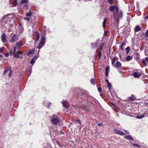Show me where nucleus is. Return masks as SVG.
Returning <instances> with one entry per match:
<instances>
[{
  "mask_svg": "<svg viewBox=\"0 0 148 148\" xmlns=\"http://www.w3.org/2000/svg\"><path fill=\"white\" fill-rule=\"evenodd\" d=\"M23 45V44L22 43L21 41H20L17 42L15 46L13 47V55L15 58H22V56L21 54H22L23 53V52L20 51L16 52V49L21 47Z\"/></svg>",
  "mask_w": 148,
  "mask_h": 148,
  "instance_id": "obj_1",
  "label": "nucleus"
},
{
  "mask_svg": "<svg viewBox=\"0 0 148 148\" xmlns=\"http://www.w3.org/2000/svg\"><path fill=\"white\" fill-rule=\"evenodd\" d=\"M113 14L114 19L115 21H117L122 18L123 13L121 10L119 11L118 10L116 11L113 12Z\"/></svg>",
  "mask_w": 148,
  "mask_h": 148,
  "instance_id": "obj_2",
  "label": "nucleus"
},
{
  "mask_svg": "<svg viewBox=\"0 0 148 148\" xmlns=\"http://www.w3.org/2000/svg\"><path fill=\"white\" fill-rule=\"evenodd\" d=\"M60 119L57 115H54L51 119V122L54 125L57 124L60 121Z\"/></svg>",
  "mask_w": 148,
  "mask_h": 148,
  "instance_id": "obj_3",
  "label": "nucleus"
},
{
  "mask_svg": "<svg viewBox=\"0 0 148 148\" xmlns=\"http://www.w3.org/2000/svg\"><path fill=\"white\" fill-rule=\"evenodd\" d=\"M45 40V37L44 36H42L40 41L39 42L38 46L36 47V48L40 49L44 45V42Z\"/></svg>",
  "mask_w": 148,
  "mask_h": 148,
  "instance_id": "obj_4",
  "label": "nucleus"
},
{
  "mask_svg": "<svg viewBox=\"0 0 148 148\" xmlns=\"http://www.w3.org/2000/svg\"><path fill=\"white\" fill-rule=\"evenodd\" d=\"M118 7L117 6H111L109 9V11H116L118 10Z\"/></svg>",
  "mask_w": 148,
  "mask_h": 148,
  "instance_id": "obj_5",
  "label": "nucleus"
},
{
  "mask_svg": "<svg viewBox=\"0 0 148 148\" xmlns=\"http://www.w3.org/2000/svg\"><path fill=\"white\" fill-rule=\"evenodd\" d=\"M132 74L135 78L138 77L141 75V73L138 72H134L132 73Z\"/></svg>",
  "mask_w": 148,
  "mask_h": 148,
  "instance_id": "obj_6",
  "label": "nucleus"
},
{
  "mask_svg": "<svg viewBox=\"0 0 148 148\" xmlns=\"http://www.w3.org/2000/svg\"><path fill=\"white\" fill-rule=\"evenodd\" d=\"M114 132L116 134L121 135H125V133H124L123 132H122L118 129H115L114 130Z\"/></svg>",
  "mask_w": 148,
  "mask_h": 148,
  "instance_id": "obj_7",
  "label": "nucleus"
},
{
  "mask_svg": "<svg viewBox=\"0 0 148 148\" xmlns=\"http://www.w3.org/2000/svg\"><path fill=\"white\" fill-rule=\"evenodd\" d=\"M36 38L34 42V45H36V44L37 43L36 42L39 40L40 38V34L38 31H36Z\"/></svg>",
  "mask_w": 148,
  "mask_h": 148,
  "instance_id": "obj_8",
  "label": "nucleus"
},
{
  "mask_svg": "<svg viewBox=\"0 0 148 148\" xmlns=\"http://www.w3.org/2000/svg\"><path fill=\"white\" fill-rule=\"evenodd\" d=\"M6 35L5 34L3 33L1 36V40L3 42H6Z\"/></svg>",
  "mask_w": 148,
  "mask_h": 148,
  "instance_id": "obj_9",
  "label": "nucleus"
},
{
  "mask_svg": "<svg viewBox=\"0 0 148 148\" xmlns=\"http://www.w3.org/2000/svg\"><path fill=\"white\" fill-rule=\"evenodd\" d=\"M63 106L66 108H68L69 106L68 103L65 101H63L62 102Z\"/></svg>",
  "mask_w": 148,
  "mask_h": 148,
  "instance_id": "obj_10",
  "label": "nucleus"
},
{
  "mask_svg": "<svg viewBox=\"0 0 148 148\" xmlns=\"http://www.w3.org/2000/svg\"><path fill=\"white\" fill-rule=\"evenodd\" d=\"M38 57L36 56L34 57L31 60L30 63L33 65L35 63L36 60L38 58Z\"/></svg>",
  "mask_w": 148,
  "mask_h": 148,
  "instance_id": "obj_11",
  "label": "nucleus"
},
{
  "mask_svg": "<svg viewBox=\"0 0 148 148\" xmlns=\"http://www.w3.org/2000/svg\"><path fill=\"white\" fill-rule=\"evenodd\" d=\"M43 104L45 106H47V108H49L50 106L51 105V103L49 102L48 101H44Z\"/></svg>",
  "mask_w": 148,
  "mask_h": 148,
  "instance_id": "obj_12",
  "label": "nucleus"
},
{
  "mask_svg": "<svg viewBox=\"0 0 148 148\" xmlns=\"http://www.w3.org/2000/svg\"><path fill=\"white\" fill-rule=\"evenodd\" d=\"M17 39V36L16 34H14L12 38L10 40V41L13 42L16 41Z\"/></svg>",
  "mask_w": 148,
  "mask_h": 148,
  "instance_id": "obj_13",
  "label": "nucleus"
},
{
  "mask_svg": "<svg viewBox=\"0 0 148 148\" xmlns=\"http://www.w3.org/2000/svg\"><path fill=\"white\" fill-rule=\"evenodd\" d=\"M141 30V28L139 25L136 26L134 28V31L136 32H137Z\"/></svg>",
  "mask_w": 148,
  "mask_h": 148,
  "instance_id": "obj_14",
  "label": "nucleus"
},
{
  "mask_svg": "<svg viewBox=\"0 0 148 148\" xmlns=\"http://www.w3.org/2000/svg\"><path fill=\"white\" fill-rule=\"evenodd\" d=\"M116 64L115 65V67L116 68H119L121 67V63L119 61H117L116 62Z\"/></svg>",
  "mask_w": 148,
  "mask_h": 148,
  "instance_id": "obj_15",
  "label": "nucleus"
},
{
  "mask_svg": "<svg viewBox=\"0 0 148 148\" xmlns=\"http://www.w3.org/2000/svg\"><path fill=\"white\" fill-rule=\"evenodd\" d=\"M35 52V49H32L31 50L29 51L28 53H27V55H32V54H33Z\"/></svg>",
  "mask_w": 148,
  "mask_h": 148,
  "instance_id": "obj_16",
  "label": "nucleus"
},
{
  "mask_svg": "<svg viewBox=\"0 0 148 148\" xmlns=\"http://www.w3.org/2000/svg\"><path fill=\"white\" fill-rule=\"evenodd\" d=\"M125 138L130 140L133 141V140L132 137L130 135L126 136L125 137Z\"/></svg>",
  "mask_w": 148,
  "mask_h": 148,
  "instance_id": "obj_17",
  "label": "nucleus"
},
{
  "mask_svg": "<svg viewBox=\"0 0 148 148\" xmlns=\"http://www.w3.org/2000/svg\"><path fill=\"white\" fill-rule=\"evenodd\" d=\"M132 59V56H127L125 58V59L126 61H129L131 60Z\"/></svg>",
  "mask_w": 148,
  "mask_h": 148,
  "instance_id": "obj_18",
  "label": "nucleus"
},
{
  "mask_svg": "<svg viewBox=\"0 0 148 148\" xmlns=\"http://www.w3.org/2000/svg\"><path fill=\"white\" fill-rule=\"evenodd\" d=\"M90 82L92 84H95L96 83V82L95 80V79L94 78H92L90 81Z\"/></svg>",
  "mask_w": 148,
  "mask_h": 148,
  "instance_id": "obj_19",
  "label": "nucleus"
},
{
  "mask_svg": "<svg viewBox=\"0 0 148 148\" xmlns=\"http://www.w3.org/2000/svg\"><path fill=\"white\" fill-rule=\"evenodd\" d=\"M125 43L123 42L122 43L121 45L119 47V49H121V50H123V47H124L125 46Z\"/></svg>",
  "mask_w": 148,
  "mask_h": 148,
  "instance_id": "obj_20",
  "label": "nucleus"
},
{
  "mask_svg": "<svg viewBox=\"0 0 148 148\" xmlns=\"http://www.w3.org/2000/svg\"><path fill=\"white\" fill-rule=\"evenodd\" d=\"M98 43L96 42L95 43H91V45L92 46V47L93 48H95L97 47Z\"/></svg>",
  "mask_w": 148,
  "mask_h": 148,
  "instance_id": "obj_21",
  "label": "nucleus"
},
{
  "mask_svg": "<svg viewBox=\"0 0 148 148\" xmlns=\"http://www.w3.org/2000/svg\"><path fill=\"white\" fill-rule=\"evenodd\" d=\"M109 70V68L107 67L105 69V75L107 76L108 75V72Z\"/></svg>",
  "mask_w": 148,
  "mask_h": 148,
  "instance_id": "obj_22",
  "label": "nucleus"
},
{
  "mask_svg": "<svg viewBox=\"0 0 148 148\" xmlns=\"http://www.w3.org/2000/svg\"><path fill=\"white\" fill-rule=\"evenodd\" d=\"M32 14V12L31 11H29V13L26 14V16H27L30 17Z\"/></svg>",
  "mask_w": 148,
  "mask_h": 148,
  "instance_id": "obj_23",
  "label": "nucleus"
},
{
  "mask_svg": "<svg viewBox=\"0 0 148 148\" xmlns=\"http://www.w3.org/2000/svg\"><path fill=\"white\" fill-rule=\"evenodd\" d=\"M10 70L8 68H7L5 69L3 73V75H5L7 73H8V72L9 71H10Z\"/></svg>",
  "mask_w": 148,
  "mask_h": 148,
  "instance_id": "obj_24",
  "label": "nucleus"
},
{
  "mask_svg": "<svg viewBox=\"0 0 148 148\" xmlns=\"http://www.w3.org/2000/svg\"><path fill=\"white\" fill-rule=\"evenodd\" d=\"M17 5V1L16 0H14V2L12 3V6L15 7Z\"/></svg>",
  "mask_w": 148,
  "mask_h": 148,
  "instance_id": "obj_25",
  "label": "nucleus"
},
{
  "mask_svg": "<svg viewBox=\"0 0 148 148\" xmlns=\"http://www.w3.org/2000/svg\"><path fill=\"white\" fill-rule=\"evenodd\" d=\"M28 1L27 0H22L20 2V4H23L25 3H27Z\"/></svg>",
  "mask_w": 148,
  "mask_h": 148,
  "instance_id": "obj_26",
  "label": "nucleus"
},
{
  "mask_svg": "<svg viewBox=\"0 0 148 148\" xmlns=\"http://www.w3.org/2000/svg\"><path fill=\"white\" fill-rule=\"evenodd\" d=\"M7 16H8L7 15H5V16H3L1 20H2V21L5 20V21L7 20V19L8 18H7Z\"/></svg>",
  "mask_w": 148,
  "mask_h": 148,
  "instance_id": "obj_27",
  "label": "nucleus"
},
{
  "mask_svg": "<svg viewBox=\"0 0 148 148\" xmlns=\"http://www.w3.org/2000/svg\"><path fill=\"white\" fill-rule=\"evenodd\" d=\"M106 19H105L103 22V26L104 28H105L106 26Z\"/></svg>",
  "mask_w": 148,
  "mask_h": 148,
  "instance_id": "obj_28",
  "label": "nucleus"
},
{
  "mask_svg": "<svg viewBox=\"0 0 148 148\" xmlns=\"http://www.w3.org/2000/svg\"><path fill=\"white\" fill-rule=\"evenodd\" d=\"M108 84V86L107 87L108 88L109 90H110L111 89V84L110 83H109L107 84Z\"/></svg>",
  "mask_w": 148,
  "mask_h": 148,
  "instance_id": "obj_29",
  "label": "nucleus"
},
{
  "mask_svg": "<svg viewBox=\"0 0 148 148\" xmlns=\"http://www.w3.org/2000/svg\"><path fill=\"white\" fill-rule=\"evenodd\" d=\"M130 48L129 47H127L126 49V50L127 51L126 54H127L130 51Z\"/></svg>",
  "mask_w": 148,
  "mask_h": 148,
  "instance_id": "obj_30",
  "label": "nucleus"
},
{
  "mask_svg": "<svg viewBox=\"0 0 148 148\" xmlns=\"http://www.w3.org/2000/svg\"><path fill=\"white\" fill-rule=\"evenodd\" d=\"M146 61L145 60V59H143L142 60V63H143V64L145 66L146 65Z\"/></svg>",
  "mask_w": 148,
  "mask_h": 148,
  "instance_id": "obj_31",
  "label": "nucleus"
},
{
  "mask_svg": "<svg viewBox=\"0 0 148 148\" xmlns=\"http://www.w3.org/2000/svg\"><path fill=\"white\" fill-rule=\"evenodd\" d=\"M144 116H145L144 115H143L141 116H137V118L138 119H141L143 118V117H144Z\"/></svg>",
  "mask_w": 148,
  "mask_h": 148,
  "instance_id": "obj_32",
  "label": "nucleus"
},
{
  "mask_svg": "<svg viewBox=\"0 0 148 148\" xmlns=\"http://www.w3.org/2000/svg\"><path fill=\"white\" fill-rule=\"evenodd\" d=\"M32 67H30L29 70L27 72L29 74H30L32 73Z\"/></svg>",
  "mask_w": 148,
  "mask_h": 148,
  "instance_id": "obj_33",
  "label": "nucleus"
},
{
  "mask_svg": "<svg viewBox=\"0 0 148 148\" xmlns=\"http://www.w3.org/2000/svg\"><path fill=\"white\" fill-rule=\"evenodd\" d=\"M12 71L11 70H10V72L8 74V76L10 77L12 75Z\"/></svg>",
  "mask_w": 148,
  "mask_h": 148,
  "instance_id": "obj_34",
  "label": "nucleus"
},
{
  "mask_svg": "<svg viewBox=\"0 0 148 148\" xmlns=\"http://www.w3.org/2000/svg\"><path fill=\"white\" fill-rule=\"evenodd\" d=\"M133 145L138 148L140 147V145L137 144H136L134 143V144H133Z\"/></svg>",
  "mask_w": 148,
  "mask_h": 148,
  "instance_id": "obj_35",
  "label": "nucleus"
},
{
  "mask_svg": "<svg viewBox=\"0 0 148 148\" xmlns=\"http://www.w3.org/2000/svg\"><path fill=\"white\" fill-rule=\"evenodd\" d=\"M108 2L110 4L112 5L113 3V0H108Z\"/></svg>",
  "mask_w": 148,
  "mask_h": 148,
  "instance_id": "obj_36",
  "label": "nucleus"
},
{
  "mask_svg": "<svg viewBox=\"0 0 148 148\" xmlns=\"http://www.w3.org/2000/svg\"><path fill=\"white\" fill-rule=\"evenodd\" d=\"M115 58H114L112 60V64H113L115 62Z\"/></svg>",
  "mask_w": 148,
  "mask_h": 148,
  "instance_id": "obj_37",
  "label": "nucleus"
},
{
  "mask_svg": "<svg viewBox=\"0 0 148 148\" xmlns=\"http://www.w3.org/2000/svg\"><path fill=\"white\" fill-rule=\"evenodd\" d=\"M98 55L99 58H100L101 57V51H99L98 52Z\"/></svg>",
  "mask_w": 148,
  "mask_h": 148,
  "instance_id": "obj_38",
  "label": "nucleus"
},
{
  "mask_svg": "<svg viewBox=\"0 0 148 148\" xmlns=\"http://www.w3.org/2000/svg\"><path fill=\"white\" fill-rule=\"evenodd\" d=\"M136 57L137 58H139V53H137L136 54Z\"/></svg>",
  "mask_w": 148,
  "mask_h": 148,
  "instance_id": "obj_39",
  "label": "nucleus"
},
{
  "mask_svg": "<svg viewBox=\"0 0 148 148\" xmlns=\"http://www.w3.org/2000/svg\"><path fill=\"white\" fill-rule=\"evenodd\" d=\"M24 19L25 20L27 21H29L30 20V18L29 17L24 18Z\"/></svg>",
  "mask_w": 148,
  "mask_h": 148,
  "instance_id": "obj_40",
  "label": "nucleus"
},
{
  "mask_svg": "<svg viewBox=\"0 0 148 148\" xmlns=\"http://www.w3.org/2000/svg\"><path fill=\"white\" fill-rule=\"evenodd\" d=\"M98 91L99 92H101V87H99L98 88Z\"/></svg>",
  "mask_w": 148,
  "mask_h": 148,
  "instance_id": "obj_41",
  "label": "nucleus"
},
{
  "mask_svg": "<svg viewBox=\"0 0 148 148\" xmlns=\"http://www.w3.org/2000/svg\"><path fill=\"white\" fill-rule=\"evenodd\" d=\"M5 55L6 57H8L9 56V53L8 52L6 53Z\"/></svg>",
  "mask_w": 148,
  "mask_h": 148,
  "instance_id": "obj_42",
  "label": "nucleus"
},
{
  "mask_svg": "<svg viewBox=\"0 0 148 148\" xmlns=\"http://www.w3.org/2000/svg\"><path fill=\"white\" fill-rule=\"evenodd\" d=\"M103 43H102L100 47V50H101L102 49V47L103 46Z\"/></svg>",
  "mask_w": 148,
  "mask_h": 148,
  "instance_id": "obj_43",
  "label": "nucleus"
},
{
  "mask_svg": "<svg viewBox=\"0 0 148 148\" xmlns=\"http://www.w3.org/2000/svg\"><path fill=\"white\" fill-rule=\"evenodd\" d=\"M76 121L78 122L79 124H81V122L80 120L77 119L76 120Z\"/></svg>",
  "mask_w": 148,
  "mask_h": 148,
  "instance_id": "obj_44",
  "label": "nucleus"
},
{
  "mask_svg": "<svg viewBox=\"0 0 148 148\" xmlns=\"http://www.w3.org/2000/svg\"><path fill=\"white\" fill-rule=\"evenodd\" d=\"M98 126H103V124L102 123H99L97 124Z\"/></svg>",
  "mask_w": 148,
  "mask_h": 148,
  "instance_id": "obj_45",
  "label": "nucleus"
},
{
  "mask_svg": "<svg viewBox=\"0 0 148 148\" xmlns=\"http://www.w3.org/2000/svg\"><path fill=\"white\" fill-rule=\"evenodd\" d=\"M145 34L146 36L148 37V30L146 32Z\"/></svg>",
  "mask_w": 148,
  "mask_h": 148,
  "instance_id": "obj_46",
  "label": "nucleus"
},
{
  "mask_svg": "<svg viewBox=\"0 0 148 148\" xmlns=\"http://www.w3.org/2000/svg\"><path fill=\"white\" fill-rule=\"evenodd\" d=\"M3 50V48H0V52H1Z\"/></svg>",
  "mask_w": 148,
  "mask_h": 148,
  "instance_id": "obj_47",
  "label": "nucleus"
},
{
  "mask_svg": "<svg viewBox=\"0 0 148 148\" xmlns=\"http://www.w3.org/2000/svg\"><path fill=\"white\" fill-rule=\"evenodd\" d=\"M145 60H146V61L147 62H148V57H146L145 58Z\"/></svg>",
  "mask_w": 148,
  "mask_h": 148,
  "instance_id": "obj_48",
  "label": "nucleus"
},
{
  "mask_svg": "<svg viewBox=\"0 0 148 148\" xmlns=\"http://www.w3.org/2000/svg\"><path fill=\"white\" fill-rule=\"evenodd\" d=\"M146 53L148 55V49L145 51Z\"/></svg>",
  "mask_w": 148,
  "mask_h": 148,
  "instance_id": "obj_49",
  "label": "nucleus"
},
{
  "mask_svg": "<svg viewBox=\"0 0 148 148\" xmlns=\"http://www.w3.org/2000/svg\"><path fill=\"white\" fill-rule=\"evenodd\" d=\"M105 80H106V82L107 83V84L109 83L108 79H106Z\"/></svg>",
  "mask_w": 148,
  "mask_h": 148,
  "instance_id": "obj_50",
  "label": "nucleus"
},
{
  "mask_svg": "<svg viewBox=\"0 0 148 148\" xmlns=\"http://www.w3.org/2000/svg\"><path fill=\"white\" fill-rule=\"evenodd\" d=\"M107 34V32H106V31H105L104 32V34L106 35Z\"/></svg>",
  "mask_w": 148,
  "mask_h": 148,
  "instance_id": "obj_51",
  "label": "nucleus"
},
{
  "mask_svg": "<svg viewBox=\"0 0 148 148\" xmlns=\"http://www.w3.org/2000/svg\"><path fill=\"white\" fill-rule=\"evenodd\" d=\"M129 99L130 100H132V99L131 98V97H130L129 98Z\"/></svg>",
  "mask_w": 148,
  "mask_h": 148,
  "instance_id": "obj_52",
  "label": "nucleus"
},
{
  "mask_svg": "<svg viewBox=\"0 0 148 148\" xmlns=\"http://www.w3.org/2000/svg\"><path fill=\"white\" fill-rule=\"evenodd\" d=\"M133 48L135 51H137V50H138V49H134V47Z\"/></svg>",
  "mask_w": 148,
  "mask_h": 148,
  "instance_id": "obj_53",
  "label": "nucleus"
},
{
  "mask_svg": "<svg viewBox=\"0 0 148 148\" xmlns=\"http://www.w3.org/2000/svg\"><path fill=\"white\" fill-rule=\"evenodd\" d=\"M23 30V28L22 27V28H21V31H22V32Z\"/></svg>",
  "mask_w": 148,
  "mask_h": 148,
  "instance_id": "obj_54",
  "label": "nucleus"
},
{
  "mask_svg": "<svg viewBox=\"0 0 148 148\" xmlns=\"http://www.w3.org/2000/svg\"><path fill=\"white\" fill-rule=\"evenodd\" d=\"M124 131H125V132L126 133H128V134H129V133L128 132H127V131H126V130H124Z\"/></svg>",
  "mask_w": 148,
  "mask_h": 148,
  "instance_id": "obj_55",
  "label": "nucleus"
},
{
  "mask_svg": "<svg viewBox=\"0 0 148 148\" xmlns=\"http://www.w3.org/2000/svg\"><path fill=\"white\" fill-rule=\"evenodd\" d=\"M19 25L21 26V23H19Z\"/></svg>",
  "mask_w": 148,
  "mask_h": 148,
  "instance_id": "obj_56",
  "label": "nucleus"
},
{
  "mask_svg": "<svg viewBox=\"0 0 148 148\" xmlns=\"http://www.w3.org/2000/svg\"><path fill=\"white\" fill-rule=\"evenodd\" d=\"M147 104L148 105V103H147Z\"/></svg>",
  "mask_w": 148,
  "mask_h": 148,
  "instance_id": "obj_57",
  "label": "nucleus"
},
{
  "mask_svg": "<svg viewBox=\"0 0 148 148\" xmlns=\"http://www.w3.org/2000/svg\"><path fill=\"white\" fill-rule=\"evenodd\" d=\"M79 1H81L80 0H79Z\"/></svg>",
  "mask_w": 148,
  "mask_h": 148,
  "instance_id": "obj_58",
  "label": "nucleus"
},
{
  "mask_svg": "<svg viewBox=\"0 0 148 148\" xmlns=\"http://www.w3.org/2000/svg\"><path fill=\"white\" fill-rule=\"evenodd\" d=\"M0 56H2V55H1Z\"/></svg>",
  "mask_w": 148,
  "mask_h": 148,
  "instance_id": "obj_59",
  "label": "nucleus"
}]
</instances>
